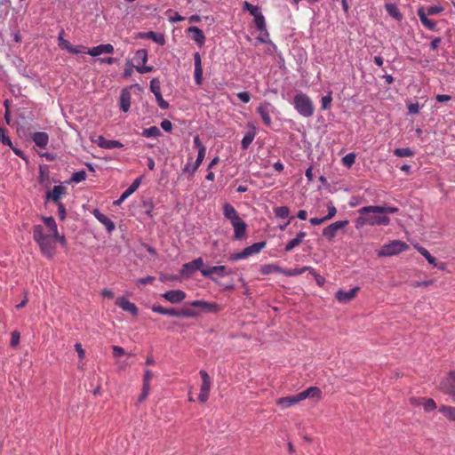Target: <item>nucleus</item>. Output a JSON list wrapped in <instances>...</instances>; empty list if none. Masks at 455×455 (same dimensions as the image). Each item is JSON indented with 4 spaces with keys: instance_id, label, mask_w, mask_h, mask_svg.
Here are the masks:
<instances>
[{
    "instance_id": "nucleus-1",
    "label": "nucleus",
    "mask_w": 455,
    "mask_h": 455,
    "mask_svg": "<svg viewBox=\"0 0 455 455\" xmlns=\"http://www.w3.org/2000/svg\"><path fill=\"white\" fill-rule=\"evenodd\" d=\"M379 205H368L360 208L359 216L355 220V228L360 229L364 226H388L390 218L381 212L375 210Z\"/></svg>"
},
{
    "instance_id": "nucleus-2",
    "label": "nucleus",
    "mask_w": 455,
    "mask_h": 455,
    "mask_svg": "<svg viewBox=\"0 0 455 455\" xmlns=\"http://www.w3.org/2000/svg\"><path fill=\"white\" fill-rule=\"evenodd\" d=\"M33 238L39 245L40 251L46 258H52L56 251L52 235H45L41 225L33 227Z\"/></svg>"
},
{
    "instance_id": "nucleus-3",
    "label": "nucleus",
    "mask_w": 455,
    "mask_h": 455,
    "mask_svg": "<svg viewBox=\"0 0 455 455\" xmlns=\"http://www.w3.org/2000/svg\"><path fill=\"white\" fill-rule=\"evenodd\" d=\"M292 104L300 116L304 117H310L314 115V104L307 94L298 93L294 97Z\"/></svg>"
},
{
    "instance_id": "nucleus-4",
    "label": "nucleus",
    "mask_w": 455,
    "mask_h": 455,
    "mask_svg": "<svg viewBox=\"0 0 455 455\" xmlns=\"http://www.w3.org/2000/svg\"><path fill=\"white\" fill-rule=\"evenodd\" d=\"M307 398H316L320 400L322 398L321 389L317 387H310L294 395L286 396V406L294 405Z\"/></svg>"
},
{
    "instance_id": "nucleus-5",
    "label": "nucleus",
    "mask_w": 455,
    "mask_h": 455,
    "mask_svg": "<svg viewBox=\"0 0 455 455\" xmlns=\"http://www.w3.org/2000/svg\"><path fill=\"white\" fill-rule=\"evenodd\" d=\"M409 248V245L401 240H393L388 243H385L378 251L379 257H390L397 255Z\"/></svg>"
},
{
    "instance_id": "nucleus-6",
    "label": "nucleus",
    "mask_w": 455,
    "mask_h": 455,
    "mask_svg": "<svg viewBox=\"0 0 455 455\" xmlns=\"http://www.w3.org/2000/svg\"><path fill=\"white\" fill-rule=\"evenodd\" d=\"M439 390L455 403V370L450 371L440 381Z\"/></svg>"
},
{
    "instance_id": "nucleus-7",
    "label": "nucleus",
    "mask_w": 455,
    "mask_h": 455,
    "mask_svg": "<svg viewBox=\"0 0 455 455\" xmlns=\"http://www.w3.org/2000/svg\"><path fill=\"white\" fill-rule=\"evenodd\" d=\"M265 246H266V242L255 243L244 248L240 252L232 253L229 256V259L231 261H237L240 259H247L253 254L259 253L262 249L265 248Z\"/></svg>"
},
{
    "instance_id": "nucleus-8",
    "label": "nucleus",
    "mask_w": 455,
    "mask_h": 455,
    "mask_svg": "<svg viewBox=\"0 0 455 455\" xmlns=\"http://www.w3.org/2000/svg\"><path fill=\"white\" fill-rule=\"evenodd\" d=\"M199 373H200V376L202 379V384H201V387H200V394L198 396V400L201 403H205L209 398L211 386H212V379H211V377L209 376V374L205 371L202 370V371H200Z\"/></svg>"
},
{
    "instance_id": "nucleus-9",
    "label": "nucleus",
    "mask_w": 455,
    "mask_h": 455,
    "mask_svg": "<svg viewBox=\"0 0 455 455\" xmlns=\"http://www.w3.org/2000/svg\"><path fill=\"white\" fill-rule=\"evenodd\" d=\"M203 259L197 258L190 262L185 263L180 269V275L185 277H189L196 270L203 269Z\"/></svg>"
},
{
    "instance_id": "nucleus-10",
    "label": "nucleus",
    "mask_w": 455,
    "mask_h": 455,
    "mask_svg": "<svg viewBox=\"0 0 455 455\" xmlns=\"http://www.w3.org/2000/svg\"><path fill=\"white\" fill-rule=\"evenodd\" d=\"M348 224L347 220H339L334 223H331V225L327 226L323 230V235L326 237L328 240L333 239L337 232L345 228Z\"/></svg>"
},
{
    "instance_id": "nucleus-11",
    "label": "nucleus",
    "mask_w": 455,
    "mask_h": 455,
    "mask_svg": "<svg viewBox=\"0 0 455 455\" xmlns=\"http://www.w3.org/2000/svg\"><path fill=\"white\" fill-rule=\"evenodd\" d=\"M150 90L154 93V95L156 96V101L158 103V106L162 109H167L169 108V103L163 99L159 82L155 80V79H153L150 82Z\"/></svg>"
},
{
    "instance_id": "nucleus-12",
    "label": "nucleus",
    "mask_w": 455,
    "mask_h": 455,
    "mask_svg": "<svg viewBox=\"0 0 455 455\" xmlns=\"http://www.w3.org/2000/svg\"><path fill=\"white\" fill-rule=\"evenodd\" d=\"M358 291L359 287H355L349 291L339 290L335 294V298L340 303H348L355 298Z\"/></svg>"
},
{
    "instance_id": "nucleus-13",
    "label": "nucleus",
    "mask_w": 455,
    "mask_h": 455,
    "mask_svg": "<svg viewBox=\"0 0 455 455\" xmlns=\"http://www.w3.org/2000/svg\"><path fill=\"white\" fill-rule=\"evenodd\" d=\"M232 227L234 228V239L235 240H242L245 237L246 234V223L240 218L233 222H231Z\"/></svg>"
},
{
    "instance_id": "nucleus-14",
    "label": "nucleus",
    "mask_w": 455,
    "mask_h": 455,
    "mask_svg": "<svg viewBox=\"0 0 455 455\" xmlns=\"http://www.w3.org/2000/svg\"><path fill=\"white\" fill-rule=\"evenodd\" d=\"M116 305L121 307L124 311L131 313L132 315H137L139 309L137 306L126 299L124 297H119L116 300Z\"/></svg>"
},
{
    "instance_id": "nucleus-15",
    "label": "nucleus",
    "mask_w": 455,
    "mask_h": 455,
    "mask_svg": "<svg viewBox=\"0 0 455 455\" xmlns=\"http://www.w3.org/2000/svg\"><path fill=\"white\" fill-rule=\"evenodd\" d=\"M142 177H139L133 180L131 186L121 195V196L114 202L115 205L121 204L127 197L133 194L140 187Z\"/></svg>"
},
{
    "instance_id": "nucleus-16",
    "label": "nucleus",
    "mask_w": 455,
    "mask_h": 455,
    "mask_svg": "<svg viewBox=\"0 0 455 455\" xmlns=\"http://www.w3.org/2000/svg\"><path fill=\"white\" fill-rule=\"evenodd\" d=\"M162 297L164 298L171 303H180L186 298V293L181 290H172L162 294Z\"/></svg>"
},
{
    "instance_id": "nucleus-17",
    "label": "nucleus",
    "mask_w": 455,
    "mask_h": 455,
    "mask_svg": "<svg viewBox=\"0 0 455 455\" xmlns=\"http://www.w3.org/2000/svg\"><path fill=\"white\" fill-rule=\"evenodd\" d=\"M113 52H114V46L110 44H100L98 46L90 48L87 51V53L93 57L100 56V55L105 54V53L111 54Z\"/></svg>"
},
{
    "instance_id": "nucleus-18",
    "label": "nucleus",
    "mask_w": 455,
    "mask_h": 455,
    "mask_svg": "<svg viewBox=\"0 0 455 455\" xmlns=\"http://www.w3.org/2000/svg\"><path fill=\"white\" fill-rule=\"evenodd\" d=\"M194 61H195V82L197 85H201L203 83V67H202V60L199 52H196L194 54Z\"/></svg>"
},
{
    "instance_id": "nucleus-19",
    "label": "nucleus",
    "mask_w": 455,
    "mask_h": 455,
    "mask_svg": "<svg viewBox=\"0 0 455 455\" xmlns=\"http://www.w3.org/2000/svg\"><path fill=\"white\" fill-rule=\"evenodd\" d=\"M66 193V188L62 185L54 186L52 191L46 193V199H51L55 204H60V197Z\"/></svg>"
},
{
    "instance_id": "nucleus-20",
    "label": "nucleus",
    "mask_w": 455,
    "mask_h": 455,
    "mask_svg": "<svg viewBox=\"0 0 455 455\" xmlns=\"http://www.w3.org/2000/svg\"><path fill=\"white\" fill-rule=\"evenodd\" d=\"M131 99H132V95H131L129 88L123 89L121 92V94H120V99H119L120 109L123 112L126 113L129 111L130 107H131Z\"/></svg>"
},
{
    "instance_id": "nucleus-21",
    "label": "nucleus",
    "mask_w": 455,
    "mask_h": 455,
    "mask_svg": "<svg viewBox=\"0 0 455 455\" xmlns=\"http://www.w3.org/2000/svg\"><path fill=\"white\" fill-rule=\"evenodd\" d=\"M272 110L271 104L267 102L260 103L258 107V113L259 114L260 117L262 118L264 124L267 126L271 124V118H270V112Z\"/></svg>"
},
{
    "instance_id": "nucleus-22",
    "label": "nucleus",
    "mask_w": 455,
    "mask_h": 455,
    "mask_svg": "<svg viewBox=\"0 0 455 455\" xmlns=\"http://www.w3.org/2000/svg\"><path fill=\"white\" fill-rule=\"evenodd\" d=\"M93 215L94 217L102 224L105 226L106 229L108 232L111 233L112 231L115 230L116 228V225L115 223L109 219L108 218L106 215H104L103 213H101L100 212V210L98 209H95L93 211Z\"/></svg>"
},
{
    "instance_id": "nucleus-23",
    "label": "nucleus",
    "mask_w": 455,
    "mask_h": 455,
    "mask_svg": "<svg viewBox=\"0 0 455 455\" xmlns=\"http://www.w3.org/2000/svg\"><path fill=\"white\" fill-rule=\"evenodd\" d=\"M417 14L425 28L429 30L436 29V22L428 19L424 7L419 8Z\"/></svg>"
},
{
    "instance_id": "nucleus-24",
    "label": "nucleus",
    "mask_w": 455,
    "mask_h": 455,
    "mask_svg": "<svg viewBox=\"0 0 455 455\" xmlns=\"http://www.w3.org/2000/svg\"><path fill=\"white\" fill-rule=\"evenodd\" d=\"M250 130L246 132V134L243 136L241 146L242 149L246 150L250 145L252 143L255 136H256V129L255 126L252 124H248Z\"/></svg>"
},
{
    "instance_id": "nucleus-25",
    "label": "nucleus",
    "mask_w": 455,
    "mask_h": 455,
    "mask_svg": "<svg viewBox=\"0 0 455 455\" xmlns=\"http://www.w3.org/2000/svg\"><path fill=\"white\" fill-rule=\"evenodd\" d=\"M201 273L204 276L211 277L212 274H216L220 277H223L229 273L226 272V267L225 266H214L208 268H203L201 269Z\"/></svg>"
},
{
    "instance_id": "nucleus-26",
    "label": "nucleus",
    "mask_w": 455,
    "mask_h": 455,
    "mask_svg": "<svg viewBox=\"0 0 455 455\" xmlns=\"http://www.w3.org/2000/svg\"><path fill=\"white\" fill-rule=\"evenodd\" d=\"M188 33L192 34V39L199 45L203 46L205 43V36L202 29L197 27H189Z\"/></svg>"
},
{
    "instance_id": "nucleus-27",
    "label": "nucleus",
    "mask_w": 455,
    "mask_h": 455,
    "mask_svg": "<svg viewBox=\"0 0 455 455\" xmlns=\"http://www.w3.org/2000/svg\"><path fill=\"white\" fill-rule=\"evenodd\" d=\"M190 306L200 307L208 312H218L220 310V306L217 303H210L204 300H194L190 303Z\"/></svg>"
},
{
    "instance_id": "nucleus-28",
    "label": "nucleus",
    "mask_w": 455,
    "mask_h": 455,
    "mask_svg": "<svg viewBox=\"0 0 455 455\" xmlns=\"http://www.w3.org/2000/svg\"><path fill=\"white\" fill-rule=\"evenodd\" d=\"M32 140L37 147L45 148L49 142V136L44 132H36L33 134Z\"/></svg>"
},
{
    "instance_id": "nucleus-29",
    "label": "nucleus",
    "mask_w": 455,
    "mask_h": 455,
    "mask_svg": "<svg viewBox=\"0 0 455 455\" xmlns=\"http://www.w3.org/2000/svg\"><path fill=\"white\" fill-rule=\"evenodd\" d=\"M223 215L225 216V218H227L228 220H230V222H233L238 219H240L236 210L235 209V207L228 204V203H226L224 205H223Z\"/></svg>"
},
{
    "instance_id": "nucleus-30",
    "label": "nucleus",
    "mask_w": 455,
    "mask_h": 455,
    "mask_svg": "<svg viewBox=\"0 0 455 455\" xmlns=\"http://www.w3.org/2000/svg\"><path fill=\"white\" fill-rule=\"evenodd\" d=\"M439 411L450 421L455 422V406L441 405Z\"/></svg>"
},
{
    "instance_id": "nucleus-31",
    "label": "nucleus",
    "mask_w": 455,
    "mask_h": 455,
    "mask_svg": "<svg viewBox=\"0 0 455 455\" xmlns=\"http://www.w3.org/2000/svg\"><path fill=\"white\" fill-rule=\"evenodd\" d=\"M152 310L161 315L178 317V309L174 307L165 308L162 306L155 305L152 307Z\"/></svg>"
},
{
    "instance_id": "nucleus-32",
    "label": "nucleus",
    "mask_w": 455,
    "mask_h": 455,
    "mask_svg": "<svg viewBox=\"0 0 455 455\" xmlns=\"http://www.w3.org/2000/svg\"><path fill=\"white\" fill-rule=\"evenodd\" d=\"M385 9L387 12V13L395 20L401 21L403 20V15L395 4H386Z\"/></svg>"
},
{
    "instance_id": "nucleus-33",
    "label": "nucleus",
    "mask_w": 455,
    "mask_h": 455,
    "mask_svg": "<svg viewBox=\"0 0 455 455\" xmlns=\"http://www.w3.org/2000/svg\"><path fill=\"white\" fill-rule=\"evenodd\" d=\"M414 247L427 260V262L430 265L436 266V259L433 257L426 248L419 244H416Z\"/></svg>"
},
{
    "instance_id": "nucleus-34",
    "label": "nucleus",
    "mask_w": 455,
    "mask_h": 455,
    "mask_svg": "<svg viewBox=\"0 0 455 455\" xmlns=\"http://www.w3.org/2000/svg\"><path fill=\"white\" fill-rule=\"evenodd\" d=\"M305 236V232H299L295 238H293L288 243H286V251L292 250L294 247L298 246L302 242Z\"/></svg>"
},
{
    "instance_id": "nucleus-35",
    "label": "nucleus",
    "mask_w": 455,
    "mask_h": 455,
    "mask_svg": "<svg viewBox=\"0 0 455 455\" xmlns=\"http://www.w3.org/2000/svg\"><path fill=\"white\" fill-rule=\"evenodd\" d=\"M43 221L45 226L49 228V231L52 232L51 235L57 234L58 227L55 220L52 217H43Z\"/></svg>"
},
{
    "instance_id": "nucleus-36",
    "label": "nucleus",
    "mask_w": 455,
    "mask_h": 455,
    "mask_svg": "<svg viewBox=\"0 0 455 455\" xmlns=\"http://www.w3.org/2000/svg\"><path fill=\"white\" fill-rule=\"evenodd\" d=\"M141 134L146 138H156L161 134V132L157 126H151L144 129Z\"/></svg>"
},
{
    "instance_id": "nucleus-37",
    "label": "nucleus",
    "mask_w": 455,
    "mask_h": 455,
    "mask_svg": "<svg viewBox=\"0 0 455 455\" xmlns=\"http://www.w3.org/2000/svg\"><path fill=\"white\" fill-rule=\"evenodd\" d=\"M205 155H206V148H201V150L198 151L197 158H196L195 164H193L192 175L195 174V172L197 171V169L203 163V161L205 157Z\"/></svg>"
},
{
    "instance_id": "nucleus-38",
    "label": "nucleus",
    "mask_w": 455,
    "mask_h": 455,
    "mask_svg": "<svg viewBox=\"0 0 455 455\" xmlns=\"http://www.w3.org/2000/svg\"><path fill=\"white\" fill-rule=\"evenodd\" d=\"M422 406L427 412L433 411L436 409V403L432 398L424 397Z\"/></svg>"
},
{
    "instance_id": "nucleus-39",
    "label": "nucleus",
    "mask_w": 455,
    "mask_h": 455,
    "mask_svg": "<svg viewBox=\"0 0 455 455\" xmlns=\"http://www.w3.org/2000/svg\"><path fill=\"white\" fill-rule=\"evenodd\" d=\"M394 154L398 157H410L414 156V151L409 148H395Z\"/></svg>"
},
{
    "instance_id": "nucleus-40",
    "label": "nucleus",
    "mask_w": 455,
    "mask_h": 455,
    "mask_svg": "<svg viewBox=\"0 0 455 455\" xmlns=\"http://www.w3.org/2000/svg\"><path fill=\"white\" fill-rule=\"evenodd\" d=\"M253 18H254V23H255L256 28L260 31L265 30L266 29L265 18L262 15L261 12H259L257 15L253 16Z\"/></svg>"
},
{
    "instance_id": "nucleus-41",
    "label": "nucleus",
    "mask_w": 455,
    "mask_h": 455,
    "mask_svg": "<svg viewBox=\"0 0 455 455\" xmlns=\"http://www.w3.org/2000/svg\"><path fill=\"white\" fill-rule=\"evenodd\" d=\"M196 315L197 312L190 307L178 309V317H195Z\"/></svg>"
},
{
    "instance_id": "nucleus-42",
    "label": "nucleus",
    "mask_w": 455,
    "mask_h": 455,
    "mask_svg": "<svg viewBox=\"0 0 455 455\" xmlns=\"http://www.w3.org/2000/svg\"><path fill=\"white\" fill-rule=\"evenodd\" d=\"M356 155L355 153L347 154L342 158V164L344 166L350 168L355 162Z\"/></svg>"
},
{
    "instance_id": "nucleus-43",
    "label": "nucleus",
    "mask_w": 455,
    "mask_h": 455,
    "mask_svg": "<svg viewBox=\"0 0 455 455\" xmlns=\"http://www.w3.org/2000/svg\"><path fill=\"white\" fill-rule=\"evenodd\" d=\"M243 10L248 11L252 16L257 15L259 12H260V9L257 5H253L251 3L245 1L243 2Z\"/></svg>"
},
{
    "instance_id": "nucleus-44",
    "label": "nucleus",
    "mask_w": 455,
    "mask_h": 455,
    "mask_svg": "<svg viewBox=\"0 0 455 455\" xmlns=\"http://www.w3.org/2000/svg\"><path fill=\"white\" fill-rule=\"evenodd\" d=\"M374 209L377 210V211L381 212V213H383L386 216H387V214L396 213V212H399V209L397 207H393V206H381V205H379V207H375Z\"/></svg>"
},
{
    "instance_id": "nucleus-45",
    "label": "nucleus",
    "mask_w": 455,
    "mask_h": 455,
    "mask_svg": "<svg viewBox=\"0 0 455 455\" xmlns=\"http://www.w3.org/2000/svg\"><path fill=\"white\" fill-rule=\"evenodd\" d=\"M135 60L140 61L142 64H145L148 61V52L145 49L138 50L135 53L134 57Z\"/></svg>"
},
{
    "instance_id": "nucleus-46",
    "label": "nucleus",
    "mask_w": 455,
    "mask_h": 455,
    "mask_svg": "<svg viewBox=\"0 0 455 455\" xmlns=\"http://www.w3.org/2000/svg\"><path fill=\"white\" fill-rule=\"evenodd\" d=\"M86 179V172L84 171H80L74 172L72 174V177L70 179L71 182L79 183L81 181H84Z\"/></svg>"
},
{
    "instance_id": "nucleus-47",
    "label": "nucleus",
    "mask_w": 455,
    "mask_h": 455,
    "mask_svg": "<svg viewBox=\"0 0 455 455\" xmlns=\"http://www.w3.org/2000/svg\"><path fill=\"white\" fill-rule=\"evenodd\" d=\"M331 101H332V96H331V92H330L327 95L323 96L321 100L322 108L323 110L329 109L331 108Z\"/></svg>"
},
{
    "instance_id": "nucleus-48",
    "label": "nucleus",
    "mask_w": 455,
    "mask_h": 455,
    "mask_svg": "<svg viewBox=\"0 0 455 455\" xmlns=\"http://www.w3.org/2000/svg\"><path fill=\"white\" fill-rule=\"evenodd\" d=\"M148 37L152 39V40H154L155 42H156L160 45H163L165 43V40H164V37L163 35L156 34V33H155L153 31H150V32L148 33Z\"/></svg>"
},
{
    "instance_id": "nucleus-49",
    "label": "nucleus",
    "mask_w": 455,
    "mask_h": 455,
    "mask_svg": "<svg viewBox=\"0 0 455 455\" xmlns=\"http://www.w3.org/2000/svg\"><path fill=\"white\" fill-rule=\"evenodd\" d=\"M443 11V8L440 5H432V6H428L427 9H425V12L427 16L438 14V13L442 12Z\"/></svg>"
},
{
    "instance_id": "nucleus-50",
    "label": "nucleus",
    "mask_w": 455,
    "mask_h": 455,
    "mask_svg": "<svg viewBox=\"0 0 455 455\" xmlns=\"http://www.w3.org/2000/svg\"><path fill=\"white\" fill-rule=\"evenodd\" d=\"M123 147H124V145L118 140H107L104 148L112 149V148H121Z\"/></svg>"
},
{
    "instance_id": "nucleus-51",
    "label": "nucleus",
    "mask_w": 455,
    "mask_h": 455,
    "mask_svg": "<svg viewBox=\"0 0 455 455\" xmlns=\"http://www.w3.org/2000/svg\"><path fill=\"white\" fill-rule=\"evenodd\" d=\"M311 269L310 267H301V268H293V269H289V270H286V275H300L302 273H304L305 271Z\"/></svg>"
},
{
    "instance_id": "nucleus-52",
    "label": "nucleus",
    "mask_w": 455,
    "mask_h": 455,
    "mask_svg": "<svg viewBox=\"0 0 455 455\" xmlns=\"http://www.w3.org/2000/svg\"><path fill=\"white\" fill-rule=\"evenodd\" d=\"M153 378V372L150 370H146L143 377V385L150 387V382Z\"/></svg>"
},
{
    "instance_id": "nucleus-53",
    "label": "nucleus",
    "mask_w": 455,
    "mask_h": 455,
    "mask_svg": "<svg viewBox=\"0 0 455 455\" xmlns=\"http://www.w3.org/2000/svg\"><path fill=\"white\" fill-rule=\"evenodd\" d=\"M309 273L312 275H314L315 282L319 286H323L324 284L325 279L317 273H315V271L312 267L311 269H309Z\"/></svg>"
},
{
    "instance_id": "nucleus-54",
    "label": "nucleus",
    "mask_w": 455,
    "mask_h": 455,
    "mask_svg": "<svg viewBox=\"0 0 455 455\" xmlns=\"http://www.w3.org/2000/svg\"><path fill=\"white\" fill-rule=\"evenodd\" d=\"M327 208H328V214H327V216L324 217L326 219V220L332 219L337 213L336 207L331 203H330L327 205Z\"/></svg>"
},
{
    "instance_id": "nucleus-55",
    "label": "nucleus",
    "mask_w": 455,
    "mask_h": 455,
    "mask_svg": "<svg viewBox=\"0 0 455 455\" xmlns=\"http://www.w3.org/2000/svg\"><path fill=\"white\" fill-rule=\"evenodd\" d=\"M58 44L60 48L68 51L71 44L68 40L64 39L61 35H60L58 37Z\"/></svg>"
},
{
    "instance_id": "nucleus-56",
    "label": "nucleus",
    "mask_w": 455,
    "mask_h": 455,
    "mask_svg": "<svg viewBox=\"0 0 455 455\" xmlns=\"http://www.w3.org/2000/svg\"><path fill=\"white\" fill-rule=\"evenodd\" d=\"M20 332L17 331H14L12 332V339H11V346L12 347H17L20 342Z\"/></svg>"
},
{
    "instance_id": "nucleus-57",
    "label": "nucleus",
    "mask_w": 455,
    "mask_h": 455,
    "mask_svg": "<svg viewBox=\"0 0 455 455\" xmlns=\"http://www.w3.org/2000/svg\"><path fill=\"white\" fill-rule=\"evenodd\" d=\"M237 98L243 103H248L251 100V95L248 92H238Z\"/></svg>"
},
{
    "instance_id": "nucleus-58",
    "label": "nucleus",
    "mask_w": 455,
    "mask_h": 455,
    "mask_svg": "<svg viewBox=\"0 0 455 455\" xmlns=\"http://www.w3.org/2000/svg\"><path fill=\"white\" fill-rule=\"evenodd\" d=\"M149 390H150L149 387L142 386L141 394L139 396V402L140 403H141V402H143L144 400L147 399V397H148V395L149 394Z\"/></svg>"
},
{
    "instance_id": "nucleus-59",
    "label": "nucleus",
    "mask_w": 455,
    "mask_h": 455,
    "mask_svg": "<svg viewBox=\"0 0 455 455\" xmlns=\"http://www.w3.org/2000/svg\"><path fill=\"white\" fill-rule=\"evenodd\" d=\"M58 206V216L60 220L66 218V208L62 203L57 204Z\"/></svg>"
},
{
    "instance_id": "nucleus-60",
    "label": "nucleus",
    "mask_w": 455,
    "mask_h": 455,
    "mask_svg": "<svg viewBox=\"0 0 455 455\" xmlns=\"http://www.w3.org/2000/svg\"><path fill=\"white\" fill-rule=\"evenodd\" d=\"M52 236L54 241H58L62 246H66L67 240L63 235H60L59 231L57 234L52 235Z\"/></svg>"
},
{
    "instance_id": "nucleus-61",
    "label": "nucleus",
    "mask_w": 455,
    "mask_h": 455,
    "mask_svg": "<svg viewBox=\"0 0 455 455\" xmlns=\"http://www.w3.org/2000/svg\"><path fill=\"white\" fill-rule=\"evenodd\" d=\"M161 127L165 132H171L172 129V124L170 120L164 119L161 122Z\"/></svg>"
},
{
    "instance_id": "nucleus-62",
    "label": "nucleus",
    "mask_w": 455,
    "mask_h": 455,
    "mask_svg": "<svg viewBox=\"0 0 455 455\" xmlns=\"http://www.w3.org/2000/svg\"><path fill=\"white\" fill-rule=\"evenodd\" d=\"M75 349L76 351L77 352L78 354V357L80 359H84V356H85V351L84 349L83 348L82 345L80 343H76L75 344Z\"/></svg>"
},
{
    "instance_id": "nucleus-63",
    "label": "nucleus",
    "mask_w": 455,
    "mask_h": 455,
    "mask_svg": "<svg viewBox=\"0 0 455 455\" xmlns=\"http://www.w3.org/2000/svg\"><path fill=\"white\" fill-rule=\"evenodd\" d=\"M154 280H155L154 276L148 275L147 277H143V278L138 279L137 283L139 284L145 285V284H148V283H152L154 282Z\"/></svg>"
},
{
    "instance_id": "nucleus-64",
    "label": "nucleus",
    "mask_w": 455,
    "mask_h": 455,
    "mask_svg": "<svg viewBox=\"0 0 455 455\" xmlns=\"http://www.w3.org/2000/svg\"><path fill=\"white\" fill-rule=\"evenodd\" d=\"M113 355L114 357H119L124 354V349L119 346H113Z\"/></svg>"
}]
</instances>
